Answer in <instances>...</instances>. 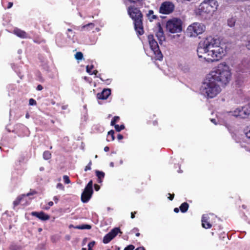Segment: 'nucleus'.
<instances>
[{
  "label": "nucleus",
  "instance_id": "1",
  "mask_svg": "<svg viewBox=\"0 0 250 250\" xmlns=\"http://www.w3.org/2000/svg\"><path fill=\"white\" fill-rule=\"evenodd\" d=\"M197 52L200 59L210 62L221 59L225 55V50L218 45L216 39L209 36L199 43Z\"/></svg>",
  "mask_w": 250,
  "mask_h": 250
},
{
  "label": "nucleus",
  "instance_id": "2",
  "mask_svg": "<svg viewBox=\"0 0 250 250\" xmlns=\"http://www.w3.org/2000/svg\"><path fill=\"white\" fill-rule=\"evenodd\" d=\"M208 75L221 86L228 84L231 78L230 70L226 63L219 64Z\"/></svg>",
  "mask_w": 250,
  "mask_h": 250
},
{
  "label": "nucleus",
  "instance_id": "3",
  "mask_svg": "<svg viewBox=\"0 0 250 250\" xmlns=\"http://www.w3.org/2000/svg\"><path fill=\"white\" fill-rule=\"evenodd\" d=\"M127 13L133 21L134 28L138 35L144 33L143 24V15L140 10L134 6H130L127 8Z\"/></svg>",
  "mask_w": 250,
  "mask_h": 250
},
{
  "label": "nucleus",
  "instance_id": "4",
  "mask_svg": "<svg viewBox=\"0 0 250 250\" xmlns=\"http://www.w3.org/2000/svg\"><path fill=\"white\" fill-rule=\"evenodd\" d=\"M220 85L219 84L212 78L208 75L206 82L204 83L203 86V92L206 95L208 98H213L219 94L221 89Z\"/></svg>",
  "mask_w": 250,
  "mask_h": 250
},
{
  "label": "nucleus",
  "instance_id": "5",
  "mask_svg": "<svg viewBox=\"0 0 250 250\" xmlns=\"http://www.w3.org/2000/svg\"><path fill=\"white\" fill-rule=\"evenodd\" d=\"M218 6V3L216 0H204L195 10V13L197 15L204 16L215 11Z\"/></svg>",
  "mask_w": 250,
  "mask_h": 250
},
{
  "label": "nucleus",
  "instance_id": "6",
  "mask_svg": "<svg viewBox=\"0 0 250 250\" xmlns=\"http://www.w3.org/2000/svg\"><path fill=\"white\" fill-rule=\"evenodd\" d=\"M147 38L150 48L153 52L155 59L159 61L162 60L163 55L159 48L157 42L154 39L153 35H149Z\"/></svg>",
  "mask_w": 250,
  "mask_h": 250
},
{
  "label": "nucleus",
  "instance_id": "7",
  "mask_svg": "<svg viewBox=\"0 0 250 250\" xmlns=\"http://www.w3.org/2000/svg\"><path fill=\"white\" fill-rule=\"evenodd\" d=\"M206 29L205 26L199 22H194L187 28V33L190 37H197L198 35L202 34Z\"/></svg>",
  "mask_w": 250,
  "mask_h": 250
},
{
  "label": "nucleus",
  "instance_id": "8",
  "mask_svg": "<svg viewBox=\"0 0 250 250\" xmlns=\"http://www.w3.org/2000/svg\"><path fill=\"white\" fill-rule=\"evenodd\" d=\"M182 22L181 20L173 19L167 22V30L171 33H179L182 30Z\"/></svg>",
  "mask_w": 250,
  "mask_h": 250
},
{
  "label": "nucleus",
  "instance_id": "9",
  "mask_svg": "<svg viewBox=\"0 0 250 250\" xmlns=\"http://www.w3.org/2000/svg\"><path fill=\"white\" fill-rule=\"evenodd\" d=\"M92 186L93 181L91 180L87 184L82 193L81 201L83 203H87L91 199L93 192Z\"/></svg>",
  "mask_w": 250,
  "mask_h": 250
},
{
  "label": "nucleus",
  "instance_id": "10",
  "mask_svg": "<svg viewBox=\"0 0 250 250\" xmlns=\"http://www.w3.org/2000/svg\"><path fill=\"white\" fill-rule=\"evenodd\" d=\"M232 115L236 117L245 119L250 115V105L247 104L242 107L237 108L232 111Z\"/></svg>",
  "mask_w": 250,
  "mask_h": 250
},
{
  "label": "nucleus",
  "instance_id": "11",
  "mask_svg": "<svg viewBox=\"0 0 250 250\" xmlns=\"http://www.w3.org/2000/svg\"><path fill=\"white\" fill-rule=\"evenodd\" d=\"M174 9V4L170 1L163 2L159 8V12L163 14H169L172 13Z\"/></svg>",
  "mask_w": 250,
  "mask_h": 250
},
{
  "label": "nucleus",
  "instance_id": "12",
  "mask_svg": "<svg viewBox=\"0 0 250 250\" xmlns=\"http://www.w3.org/2000/svg\"><path fill=\"white\" fill-rule=\"evenodd\" d=\"M31 214L33 216H35L42 221H46L50 219V216L42 211L40 212L33 211Z\"/></svg>",
  "mask_w": 250,
  "mask_h": 250
},
{
  "label": "nucleus",
  "instance_id": "13",
  "mask_svg": "<svg viewBox=\"0 0 250 250\" xmlns=\"http://www.w3.org/2000/svg\"><path fill=\"white\" fill-rule=\"evenodd\" d=\"M155 34L160 43H161V42L165 40V37L164 36L163 28L160 23H158V30L156 32Z\"/></svg>",
  "mask_w": 250,
  "mask_h": 250
},
{
  "label": "nucleus",
  "instance_id": "14",
  "mask_svg": "<svg viewBox=\"0 0 250 250\" xmlns=\"http://www.w3.org/2000/svg\"><path fill=\"white\" fill-rule=\"evenodd\" d=\"M111 94V90L109 88L104 89L100 93L97 94V98L98 99L106 100Z\"/></svg>",
  "mask_w": 250,
  "mask_h": 250
},
{
  "label": "nucleus",
  "instance_id": "15",
  "mask_svg": "<svg viewBox=\"0 0 250 250\" xmlns=\"http://www.w3.org/2000/svg\"><path fill=\"white\" fill-rule=\"evenodd\" d=\"M209 217L207 215H203L202 217V226L203 228L208 229L212 227V225L208 221Z\"/></svg>",
  "mask_w": 250,
  "mask_h": 250
},
{
  "label": "nucleus",
  "instance_id": "16",
  "mask_svg": "<svg viewBox=\"0 0 250 250\" xmlns=\"http://www.w3.org/2000/svg\"><path fill=\"white\" fill-rule=\"evenodd\" d=\"M13 33L19 38L22 39L27 38V34L24 31L18 28L14 29Z\"/></svg>",
  "mask_w": 250,
  "mask_h": 250
},
{
  "label": "nucleus",
  "instance_id": "17",
  "mask_svg": "<svg viewBox=\"0 0 250 250\" xmlns=\"http://www.w3.org/2000/svg\"><path fill=\"white\" fill-rule=\"evenodd\" d=\"M95 173L96 177H97V182L99 184L102 183L105 176L104 172L102 171H99L98 170H95Z\"/></svg>",
  "mask_w": 250,
  "mask_h": 250
},
{
  "label": "nucleus",
  "instance_id": "18",
  "mask_svg": "<svg viewBox=\"0 0 250 250\" xmlns=\"http://www.w3.org/2000/svg\"><path fill=\"white\" fill-rule=\"evenodd\" d=\"M179 68L183 71L184 72H187L189 70V67L188 64L186 62H182L179 64Z\"/></svg>",
  "mask_w": 250,
  "mask_h": 250
},
{
  "label": "nucleus",
  "instance_id": "19",
  "mask_svg": "<svg viewBox=\"0 0 250 250\" xmlns=\"http://www.w3.org/2000/svg\"><path fill=\"white\" fill-rule=\"evenodd\" d=\"M119 233H122L119 228H115L108 232L113 239L115 238Z\"/></svg>",
  "mask_w": 250,
  "mask_h": 250
},
{
  "label": "nucleus",
  "instance_id": "20",
  "mask_svg": "<svg viewBox=\"0 0 250 250\" xmlns=\"http://www.w3.org/2000/svg\"><path fill=\"white\" fill-rule=\"evenodd\" d=\"M146 17L150 21H153L154 20H157L158 17L154 15V11L152 10H149L148 13L146 14Z\"/></svg>",
  "mask_w": 250,
  "mask_h": 250
},
{
  "label": "nucleus",
  "instance_id": "21",
  "mask_svg": "<svg viewBox=\"0 0 250 250\" xmlns=\"http://www.w3.org/2000/svg\"><path fill=\"white\" fill-rule=\"evenodd\" d=\"M25 197V194H22L19 196L17 199L13 202L14 207H15L19 205H20L22 201L23 200L24 198Z\"/></svg>",
  "mask_w": 250,
  "mask_h": 250
},
{
  "label": "nucleus",
  "instance_id": "22",
  "mask_svg": "<svg viewBox=\"0 0 250 250\" xmlns=\"http://www.w3.org/2000/svg\"><path fill=\"white\" fill-rule=\"evenodd\" d=\"M188 204L187 202H184L180 205L179 208L182 213H185L187 211V210L188 209Z\"/></svg>",
  "mask_w": 250,
  "mask_h": 250
},
{
  "label": "nucleus",
  "instance_id": "23",
  "mask_svg": "<svg viewBox=\"0 0 250 250\" xmlns=\"http://www.w3.org/2000/svg\"><path fill=\"white\" fill-rule=\"evenodd\" d=\"M114 131L111 130L108 132L107 135V141L108 142L113 141L115 140Z\"/></svg>",
  "mask_w": 250,
  "mask_h": 250
},
{
  "label": "nucleus",
  "instance_id": "24",
  "mask_svg": "<svg viewBox=\"0 0 250 250\" xmlns=\"http://www.w3.org/2000/svg\"><path fill=\"white\" fill-rule=\"evenodd\" d=\"M113 238L108 233L106 234L103 238V243L104 244L108 243L110 241H111Z\"/></svg>",
  "mask_w": 250,
  "mask_h": 250
},
{
  "label": "nucleus",
  "instance_id": "25",
  "mask_svg": "<svg viewBox=\"0 0 250 250\" xmlns=\"http://www.w3.org/2000/svg\"><path fill=\"white\" fill-rule=\"evenodd\" d=\"M75 229H90L91 228V226L89 225H82L77 226L75 227Z\"/></svg>",
  "mask_w": 250,
  "mask_h": 250
},
{
  "label": "nucleus",
  "instance_id": "26",
  "mask_svg": "<svg viewBox=\"0 0 250 250\" xmlns=\"http://www.w3.org/2000/svg\"><path fill=\"white\" fill-rule=\"evenodd\" d=\"M43 158L46 160H48L51 158V153L49 151H45L43 153Z\"/></svg>",
  "mask_w": 250,
  "mask_h": 250
},
{
  "label": "nucleus",
  "instance_id": "27",
  "mask_svg": "<svg viewBox=\"0 0 250 250\" xmlns=\"http://www.w3.org/2000/svg\"><path fill=\"white\" fill-rule=\"evenodd\" d=\"M235 19L234 18H230L228 20V24L229 27H233L235 23Z\"/></svg>",
  "mask_w": 250,
  "mask_h": 250
},
{
  "label": "nucleus",
  "instance_id": "28",
  "mask_svg": "<svg viewBox=\"0 0 250 250\" xmlns=\"http://www.w3.org/2000/svg\"><path fill=\"white\" fill-rule=\"evenodd\" d=\"M120 117L119 116H114V118L112 119V120L111 121L110 125L112 126H113L115 125H116V123L119 121L120 120Z\"/></svg>",
  "mask_w": 250,
  "mask_h": 250
},
{
  "label": "nucleus",
  "instance_id": "29",
  "mask_svg": "<svg viewBox=\"0 0 250 250\" xmlns=\"http://www.w3.org/2000/svg\"><path fill=\"white\" fill-rule=\"evenodd\" d=\"M113 126H114L115 130L117 132H120L125 128V126L124 125H115Z\"/></svg>",
  "mask_w": 250,
  "mask_h": 250
},
{
  "label": "nucleus",
  "instance_id": "30",
  "mask_svg": "<svg viewBox=\"0 0 250 250\" xmlns=\"http://www.w3.org/2000/svg\"><path fill=\"white\" fill-rule=\"evenodd\" d=\"M75 58L77 60H81L83 58V54L81 52H78L75 54Z\"/></svg>",
  "mask_w": 250,
  "mask_h": 250
},
{
  "label": "nucleus",
  "instance_id": "31",
  "mask_svg": "<svg viewBox=\"0 0 250 250\" xmlns=\"http://www.w3.org/2000/svg\"><path fill=\"white\" fill-rule=\"evenodd\" d=\"M131 233H134L135 234V235L137 236V237H139L140 236V233H139V230L138 228H133L131 230Z\"/></svg>",
  "mask_w": 250,
  "mask_h": 250
},
{
  "label": "nucleus",
  "instance_id": "32",
  "mask_svg": "<svg viewBox=\"0 0 250 250\" xmlns=\"http://www.w3.org/2000/svg\"><path fill=\"white\" fill-rule=\"evenodd\" d=\"M93 68V65H91L90 66L87 65L86 67V72L90 75L94 74V71H92V70Z\"/></svg>",
  "mask_w": 250,
  "mask_h": 250
},
{
  "label": "nucleus",
  "instance_id": "33",
  "mask_svg": "<svg viewBox=\"0 0 250 250\" xmlns=\"http://www.w3.org/2000/svg\"><path fill=\"white\" fill-rule=\"evenodd\" d=\"M37 194V191L35 190L30 189V192L25 194V197Z\"/></svg>",
  "mask_w": 250,
  "mask_h": 250
},
{
  "label": "nucleus",
  "instance_id": "34",
  "mask_svg": "<svg viewBox=\"0 0 250 250\" xmlns=\"http://www.w3.org/2000/svg\"><path fill=\"white\" fill-rule=\"evenodd\" d=\"M63 179L64 182L65 184H68L70 183V179H69V177L67 175H64L63 176Z\"/></svg>",
  "mask_w": 250,
  "mask_h": 250
},
{
  "label": "nucleus",
  "instance_id": "35",
  "mask_svg": "<svg viewBox=\"0 0 250 250\" xmlns=\"http://www.w3.org/2000/svg\"><path fill=\"white\" fill-rule=\"evenodd\" d=\"M29 104L30 105H35L37 104V102L34 99L31 98L29 101Z\"/></svg>",
  "mask_w": 250,
  "mask_h": 250
},
{
  "label": "nucleus",
  "instance_id": "36",
  "mask_svg": "<svg viewBox=\"0 0 250 250\" xmlns=\"http://www.w3.org/2000/svg\"><path fill=\"white\" fill-rule=\"evenodd\" d=\"M96 130L99 132H103L104 131V126L100 125H97Z\"/></svg>",
  "mask_w": 250,
  "mask_h": 250
},
{
  "label": "nucleus",
  "instance_id": "37",
  "mask_svg": "<svg viewBox=\"0 0 250 250\" xmlns=\"http://www.w3.org/2000/svg\"><path fill=\"white\" fill-rule=\"evenodd\" d=\"M245 134L247 137L250 139V127H247L246 129Z\"/></svg>",
  "mask_w": 250,
  "mask_h": 250
},
{
  "label": "nucleus",
  "instance_id": "38",
  "mask_svg": "<svg viewBox=\"0 0 250 250\" xmlns=\"http://www.w3.org/2000/svg\"><path fill=\"white\" fill-rule=\"evenodd\" d=\"M135 249V247L133 245H129L126 247L124 250H133Z\"/></svg>",
  "mask_w": 250,
  "mask_h": 250
},
{
  "label": "nucleus",
  "instance_id": "39",
  "mask_svg": "<svg viewBox=\"0 0 250 250\" xmlns=\"http://www.w3.org/2000/svg\"><path fill=\"white\" fill-rule=\"evenodd\" d=\"M130 3L137 4H140L142 2L143 0H128Z\"/></svg>",
  "mask_w": 250,
  "mask_h": 250
},
{
  "label": "nucleus",
  "instance_id": "40",
  "mask_svg": "<svg viewBox=\"0 0 250 250\" xmlns=\"http://www.w3.org/2000/svg\"><path fill=\"white\" fill-rule=\"evenodd\" d=\"M93 247H94V241H92L88 244V250H93Z\"/></svg>",
  "mask_w": 250,
  "mask_h": 250
},
{
  "label": "nucleus",
  "instance_id": "41",
  "mask_svg": "<svg viewBox=\"0 0 250 250\" xmlns=\"http://www.w3.org/2000/svg\"><path fill=\"white\" fill-rule=\"evenodd\" d=\"M92 165V163L90 162L85 167L84 170L85 171L90 170L91 169V166Z\"/></svg>",
  "mask_w": 250,
  "mask_h": 250
},
{
  "label": "nucleus",
  "instance_id": "42",
  "mask_svg": "<svg viewBox=\"0 0 250 250\" xmlns=\"http://www.w3.org/2000/svg\"><path fill=\"white\" fill-rule=\"evenodd\" d=\"M168 195H169V197H168V198L171 201L173 200V199H174V194L168 193Z\"/></svg>",
  "mask_w": 250,
  "mask_h": 250
},
{
  "label": "nucleus",
  "instance_id": "43",
  "mask_svg": "<svg viewBox=\"0 0 250 250\" xmlns=\"http://www.w3.org/2000/svg\"><path fill=\"white\" fill-rule=\"evenodd\" d=\"M124 137L123 135L121 134H118L117 135V139L119 141H120L123 139Z\"/></svg>",
  "mask_w": 250,
  "mask_h": 250
},
{
  "label": "nucleus",
  "instance_id": "44",
  "mask_svg": "<svg viewBox=\"0 0 250 250\" xmlns=\"http://www.w3.org/2000/svg\"><path fill=\"white\" fill-rule=\"evenodd\" d=\"M43 89V87L41 84H39L37 87V90L41 91Z\"/></svg>",
  "mask_w": 250,
  "mask_h": 250
},
{
  "label": "nucleus",
  "instance_id": "45",
  "mask_svg": "<svg viewBox=\"0 0 250 250\" xmlns=\"http://www.w3.org/2000/svg\"><path fill=\"white\" fill-rule=\"evenodd\" d=\"M59 198L58 196H54L53 197V200L55 201V203L57 204L59 201Z\"/></svg>",
  "mask_w": 250,
  "mask_h": 250
},
{
  "label": "nucleus",
  "instance_id": "46",
  "mask_svg": "<svg viewBox=\"0 0 250 250\" xmlns=\"http://www.w3.org/2000/svg\"><path fill=\"white\" fill-rule=\"evenodd\" d=\"M100 188V186L98 185L95 184V190L98 191Z\"/></svg>",
  "mask_w": 250,
  "mask_h": 250
},
{
  "label": "nucleus",
  "instance_id": "47",
  "mask_svg": "<svg viewBox=\"0 0 250 250\" xmlns=\"http://www.w3.org/2000/svg\"><path fill=\"white\" fill-rule=\"evenodd\" d=\"M136 213H137V211L132 212L131 213V218L132 219L134 218H135V214H136Z\"/></svg>",
  "mask_w": 250,
  "mask_h": 250
},
{
  "label": "nucleus",
  "instance_id": "48",
  "mask_svg": "<svg viewBox=\"0 0 250 250\" xmlns=\"http://www.w3.org/2000/svg\"><path fill=\"white\" fill-rule=\"evenodd\" d=\"M13 3L12 2H9L8 3L7 8L9 9L12 7Z\"/></svg>",
  "mask_w": 250,
  "mask_h": 250
},
{
  "label": "nucleus",
  "instance_id": "49",
  "mask_svg": "<svg viewBox=\"0 0 250 250\" xmlns=\"http://www.w3.org/2000/svg\"><path fill=\"white\" fill-rule=\"evenodd\" d=\"M135 250H145L144 247H140L139 248H137Z\"/></svg>",
  "mask_w": 250,
  "mask_h": 250
},
{
  "label": "nucleus",
  "instance_id": "50",
  "mask_svg": "<svg viewBox=\"0 0 250 250\" xmlns=\"http://www.w3.org/2000/svg\"><path fill=\"white\" fill-rule=\"evenodd\" d=\"M247 46L249 49L250 50V40L248 41V43L247 44Z\"/></svg>",
  "mask_w": 250,
  "mask_h": 250
},
{
  "label": "nucleus",
  "instance_id": "51",
  "mask_svg": "<svg viewBox=\"0 0 250 250\" xmlns=\"http://www.w3.org/2000/svg\"><path fill=\"white\" fill-rule=\"evenodd\" d=\"M104 150L105 151V152H107L109 150V147L107 146H106L104 147Z\"/></svg>",
  "mask_w": 250,
  "mask_h": 250
},
{
  "label": "nucleus",
  "instance_id": "52",
  "mask_svg": "<svg viewBox=\"0 0 250 250\" xmlns=\"http://www.w3.org/2000/svg\"><path fill=\"white\" fill-rule=\"evenodd\" d=\"M48 205L49 207H52L54 205V203L52 201H50L48 203Z\"/></svg>",
  "mask_w": 250,
  "mask_h": 250
},
{
  "label": "nucleus",
  "instance_id": "53",
  "mask_svg": "<svg viewBox=\"0 0 250 250\" xmlns=\"http://www.w3.org/2000/svg\"><path fill=\"white\" fill-rule=\"evenodd\" d=\"M87 238H85L83 241V246L85 245L87 242Z\"/></svg>",
  "mask_w": 250,
  "mask_h": 250
},
{
  "label": "nucleus",
  "instance_id": "54",
  "mask_svg": "<svg viewBox=\"0 0 250 250\" xmlns=\"http://www.w3.org/2000/svg\"><path fill=\"white\" fill-rule=\"evenodd\" d=\"M174 211L176 213H178L179 211V209L177 208H175L174 209Z\"/></svg>",
  "mask_w": 250,
  "mask_h": 250
},
{
  "label": "nucleus",
  "instance_id": "55",
  "mask_svg": "<svg viewBox=\"0 0 250 250\" xmlns=\"http://www.w3.org/2000/svg\"><path fill=\"white\" fill-rule=\"evenodd\" d=\"M90 25H92V23H88V24H86L85 25H84V26H83L82 28L84 29L86 27L88 26H89Z\"/></svg>",
  "mask_w": 250,
  "mask_h": 250
},
{
  "label": "nucleus",
  "instance_id": "56",
  "mask_svg": "<svg viewBox=\"0 0 250 250\" xmlns=\"http://www.w3.org/2000/svg\"><path fill=\"white\" fill-rule=\"evenodd\" d=\"M34 42H35L36 43H40L41 42V41H39L37 39H35V40H34Z\"/></svg>",
  "mask_w": 250,
  "mask_h": 250
},
{
  "label": "nucleus",
  "instance_id": "57",
  "mask_svg": "<svg viewBox=\"0 0 250 250\" xmlns=\"http://www.w3.org/2000/svg\"><path fill=\"white\" fill-rule=\"evenodd\" d=\"M153 124L154 125H157L158 124V123H157V122L156 121H154L153 122Z\"/></svg>",
  "mask_w": 250,
  "mask_h": 250
},
{
  "label": "nucleus",
  "instance_id": "58",
  "mask_svg": "<svg viewBox=\"0 0 250 250\" xmlns=\"http://www.w3.org/2000/svg\"><path fill=\"white\" fill-rule=\"evenodd\" d=\"M110 166L111 167H114V163L113 162H111L110 163Z\"/></svg>",
  "mask_w": 250,
  "mask_h": 250
},
{
  "label": "nucleus",
  "instance_id": "59",
  "mask_svg": "<svg viewBox=\"0 0 250 250\" xmlns=\"http://www.w3.org/2000/svg\"><path fill=\"white\" fill-rule=\"evenodd\" d=\"M97 73H98V71L96 70H95V72H94L95 77H97Z\"/></svg>",
  "mask_w": 250,
  "mask_h": 250
},
{
  "label": "nucleus",
  "instance_id": "60",
  "mask_svg": "<svg viewBox=\"0 0 250 250\" xmlns=\"http://www.w3.org/2000/svg\"><path fill=\"white\" fill-rule=\"evenodd\" d=\"M25 117H26V118H28L29 117V114H28V113H27V114H26V115H25Z\"/></svg>",
  "mask_w": 250,
  "mask_h": 250
},
{
  "label": "nucleus",
  "instance_id": "61",
  "mask_svg": "<svg viewBox=\"0 0 250 250\" xmlns=\"http://www.w3.org/2000/svg\"><path fill=\"white\" fill-rule=\"evenodd\" d=\"M67 31H68V32H72V30L71 29L68 28V29H67Z\"/></svg>",
  "mask_w": 250,
  "mask_h": 250
},
{
  "label": "nucleus",
  "instance_id": "62",
  "mask_svg": "<svg viewBox=\"0 0 250 250\" xmlns=\"http://www.w3.org/2000/svg\"><path fill=\"white\" fill-rule=\"evenodd\" d=\"M115 250H120V248L116 247Z\"/></svg>",
  "mask_w": 250,
  "mask_h": 250
},
{
  "label": "nucleus",
  "instance_id": "63",
  "mask_svg": "<svg viewBox=\"0 0 250 250\" xmlns=\"http://www.w3.org/2000/svg\"><path fill=\"white\" fill-rule=\"evenodd\" d=\"M215 119H212V120H211V122H213V123H215Z\"/></svg>",
  "mask_w": 250,
  "mask_h": 250
},
{
  "label": "nucleus",
  "instance_id": "64",
  "mask_svg": "<svg viewBox=\"0 0 250 250\" xmlns=\"http://www.w3.org/2000/svg\"><path fill=\"white\" fill-rule=\"evenodd\" d=\"M82 250H86V249L83 248H82Z\"/></svg>",
  "mask_w": 250,
  "mask_h": 250
}]
</instances>
